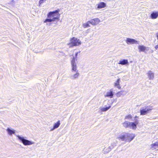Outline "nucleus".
Here are the masks:
<instances>
[{"mask_svg":"<svg viewBox=\"0 0 158 158\" xmlns=\"http://www.w3.org/2000/svg\"><path fill=\"white\" fill-rule=\"evenodd\" d=\"M139 117L137 116L134 117V122H129L125 121L122 124L123 126L126 128L129 127L132 129L135 130L137 128V126L139 123Z\"/></svg>","mask_w":158,"mask_h":158,"instance_id":"nucleus-1","label":"nucleus"},{"mask_svg":"<svg viewBox=\"0 0 158 158\" xmlns=\"http://www.w3.org/2000/svg\"><path fill=\"white\" fill-rule=\"evenodd\" d=\"M81 42L79 39H77L75 37L71 38L70 40V42L68 44L69 48L74 46H78L81 44Z\"/></svg>","mask_w":158,"mask_h":158,"instance_id":"nucleus-2","label":"nucleus"},{"mask_svg":"<svg viewBox=\"0 0 158 158\" xmlns=\"http://www.w3.org/2000/svg\"><path fill=\"white\" fill-rule=\"evenodd\" d=\"M60 11L59 9H58L55 11L50 12L47 15L48 18H58L56 20H58L60 17V14L59 12Z\"/></svg>","mask_w":158,"mask_h":158,"instance_id":"nucleus-3","label":"nucleus"},{"mask_svg":"<svg viewBox=\"0 0 158 158\" xmlns=\"http://www.w3.org/2000/svg\"><path fill=\"white\" fill-rule=\"evenodd\" d=\"M78 53V52H77L76 53L74 56L73 55L71 61L72 67V70L74 72H77L78 71L77 70V65L75 63V61L77 60Z\"/></svg>","mask_w":158,"mask_h":158,"instance_id":"nucleus-4","label":"nucleus"},{"mask_svg":"<svg viewBox=\"0 0 158 158\" xmlns=\"http://www.w3.org/2000/svg\"><path fill=\"white\" fill-rule=\"evenodd\" d=\"M153 107L152 106H148L145 107L140 110V115H144L149 113L153 109Z\"/></svg>","mask_w":158,"mask_h":158,"instance_id":"nucleus-5","label":"nucleus"},{"mask_svg":"<svg viewBox=\"0 0 158 158\" xmlns=\"http://www.w3.org/2000/svg\"><path fill=\"white\" fill-rule=\"evenodd\" d=\"M18 138L25 145H30L33 144L32 142L25 139L23 137L19 136Z\"/></svg>","mask_w":158,"mask_h":158,"instance_id":"nucleus-6","label":"nucleus"},{"mask_svg":"<svg viewBox=\"0 0 158 158\" xmlns=\"http://www.w3.org/2000/svg\"><path fill=\"white\" fill-rule=\"evenodd\" d=\"M126 133V140L127 141L130 142L132 140L135 136L134 134L127 133Z\"/></svg>","mask_w":158,"mask_h":158,"instance_id":"nucleus-7","label":"nucleus"},{"mask_svg":"<svg viewBox=\"0 0 158 158\" xmlns=\"http://www.w3.org/2000/svg\"><path fill=\"white\" fill-rule=\"evenodd\" d=\"M90 23L93 25H96L98 24L100 22V19L98 18L92 19L89 21Z\"/></svg>","mask_w":158,"mask_h":158,"instance_id":"nucleus-8","label":"nucleus"},{"mask_svg":"<svg viewBox=\"0 0 158 158\" xmlns=\"http://www.w3.org/2000/svg\"><path fill=\"white\" fill-rule=\"evenodd\" d=\"M126 43L127 44H137L138 42L137 41L135 40L134 39L127 38L126 39Z\"/></svg>","mask_w":158,"mask_h":158,"instance_id":"nucleus-9","label":"nucleus"},{"mask_svg":"<svg viewBox=\"0 0 158 158\" xmlns=\"http://www.w3.org/2000/svg\"><path fill=\"white\" fill-rule=\"evenodd\" d=\"M147 74L149 80H153L154 79V74L152 71H148Z\"/></svg>","mask_w":158,"mask_h":158,"instance_id":"nucleus-10","label":"nucleus"},{"mask_svg":"<svg viewBox=\"0 0 158 158\" xmlns=\"http://www.w3.org/2000/svg\"><path fill=\"white\" fill-rule=\"evenodd\" d=\"M120 78H118L114 83V86L117 87L119 89H121V87L120 84Z\"/></svg>","mask_w":158,"mask_h":158,"instance_id":"nucleus-11","label":"nucleus"},{"mask_svg":"<svg viewBox=\"0 0 158 158\" xmlns=\"http://www.w3.org/2000/svg\"><path fill=\"white\" fill-rule=\"evenodd\" d=\"M113 91L110 90L107 92L106 94L105 95V97H108L112 98L113 96Z\"/></svg>","mask_w":158,"mask_h":158,"instance_id":"nucleus-12","label":"nucleus"},{"mask_svg":"<svg viewBox=\"0 0 158 158\" xmlns=\"http://www.w3.org/2000/svg\"><path fill=\"white\" fill-rule=\"evenodd\" d=\"M150 17L153 19L157 18L158 17V11L152 12Z\"/></svg>","mask_w":158,"mask_h":158,"instance_id":"nucleus-13","label":"nucleus"},{"mask_svg":"<svg viewBox=\"0 0 158 158\" xmlns=\"http://www.w3.org/2000/svg\"><path fill=\"white\" fill-rule=\"evenodd\" d=\"M106 6V4L103 2H100L97 5V8L98 9L103 8Z\"/></svg>","mask_w":158,"mask_h":158,"instance_id":"nucleus-14","label":"nucleus"},{"mask_svg":"<svg viewBox=\"0 0 158 158\" xmlns=\"http://www.w3.org/2000/svg\"><path fill=\"white\" fill-rule=\"evenodd\" d=\"M139 51V52H145L146 50V48L143 45L139 46L138 47Z\"/></svg>","mask_w":158,"mask_h":158,"instance_id":"nucleus-15","label":"nucleus"},{"mask_svg":"<svg viewBox=\"0 0 158 158\" xmlns=\"http://www.w3.org/2000/svg\"><path fill=\"white\" fill-rule=\"evenodd\" d=\"M118 139L119 140L122 141H127L126 133L124 135H121L118 138Z\"/></svg>","mask_w":158,"mask_h":158,"instance_id":"nucleus-16","label":"nucleus"},{"mask_svg":"<svg viewBox=\"0 0 158 158\" xmlns=\"http://www.w3.org/2000/svg\"><path fill=\"white\" fill-rule=\"evenodd\" d=\"M151 148L153 149H156L158 147V141L155 142L151 144Z\"/></svg>","mask_w":158,"mask_h":158,"instance_id":"nucleus-17","label":"nucleus"},{"mask_svg":"<svg viewBox=\"0 0 158 158\" xmlns=\"http://www.w3.org/2000/svg\"><path fill=\"white\" fill-rule=\"evenodd\" d=\"M58 18H54L51 19H47L44 21V23L46 22H51L55 21L56 19H57Z\"/></svg>","mask_w":158,"mask_h":158,"instance_id":"nucleus-18","label":"nucleus"},{"mask_svg":"<svg viewBox=\"0 0 158 158\" xmlns=\"http://www.w3.org/2000/svg\"><path fill=\"white\" fill-rule=\"evenodd\" d=\"M128 61L127 60L123 59L122 60H121L119 61L118 63L119 64H121L122 65H125L128 63Z\"/></svg>","mask_w":158,"mask_h":158,"instance_id":"nucleus-19","label":"nucleus"},{"mask_svg":"<svg viewBox=\"0 0 158 158\" xmlns=\"http://www.w3.org/2000/svg\"><path fill=\"white\" fill-rule=\"evenodd\" d=\"M90 24L89 21L87 22L86 23H83L82 24V26L84 28H86L87 27H90L89 24Z\"/></svg>","mask_w":158,"mask_h":158,"instance_id":"nucleus-20","label":"nucleus"},{"mask_svg":"<svg viewBox=\"0 0 158 158\" xmlns=\"http://www.w3.org/2000/svg\"><path fill=\"white\" fill-rule=\"evenodd\" d=\"M123 92L124 91L123 90L118 92L116 94V96L118 97H120L122 95H124L123 94Z\"/></svg>","mask_w":158,"mask_h":158,"instance_id":"nucleus-21","label":"nucleus"},{"mask_svg":"<svg viewBox=\"0 0 158 158\" xmlns=\"http://www.w3.org/2000/svg\"><path fill=\"white\" fill-rule=\"evenodd\" d=\"M60 121L59 120L56 123L54 124L53 129H54L58 128L60 126Z\"/></svg>","mask_w":158,"mask_h":158,"instance_id":"nucleus-22","label":"nucleus"},{"mask_svg":"<svg viewBox=\"0 0 158 158\" xmlns=\"http://www.w3.org/2000/svg\"><path fill=\"white\" fill-rule=\"evenodd\" d=\"M111 107V106L110 105L108 107H106L103 108L101 109V110L102 112H104L107 111Z\"/></svg>","mask_w":158,"mask_h":158,"instance_id":"nucleus-23","label":"nucleus"},{"mask_svg":"<svg viewBox=\"0 0 158 158\" xmlns=\"http://www.w3.org/2000/svg\"><path fill=\"white\" fill-rule=\"evenodd\" d=\"M79 75V73L78 72V71L76 72V73L73 74V78L74 79L77 78Z\"/></svg>","mask_w":158,"mask_h":158,"instance_id":"nucleus-24","label":"nucleus"},{"mask_svg":"<svg viewBox=\"0 0 158 158\" xmlns=\"http://www.w3.org/2000/svg\"><path fill=\"white\" fill-rule=\"evenodd\" d=\"M132 118V116L131 115V114H128L127 115H126L125 117V119H127V120H129V119H131Z\"/></svg>","mask_w":158,"mask_h":158,"instance_id":"nucleus-25","label":"nucleus"},{"mask_svg":"<svg viewBox=\"0 0 158 158\" xmlns=\"http://www.w3.org/2000/svg\"><path fill=\"white\" fill-rule=\"evenodd\" d=\"M7 131L8 134L10 135H11L12 134H14L15 133V132L14 131L11 130L9 128H8L7 129Z\"/></svg>","mask_w":158,"mask_h":158,"instance_id":"nucleus-26","label":"nucleus"},{"mask_svg":"<svg viewBox=\"0 0 158 158\" xmlns=\"http://www.w3.org/2000/svg\"><path fill=\"white\" fill-rule=\"evenodd\" d=\"M45 0H40L39 1V4H41L43 3Z\"/></svg>","mask_w":158,"mask_h":158,"instance_id":"nucleus-27","label":"nucleus"},{"mask_svg":"<svg viewBox=\"0 0 158 158\" xmlns=\"http://www.w3.org/2000/svg\"><path fill=\"white\" fill-rule=\"evenodd\" d=\"M154 48L156 49H158V44L157 45H156L155 46Z\"/></svg>","mask_w":158,"mask_h":158,"instance_id":"nucleus-28","label":"nucleus"}]
</instances>
